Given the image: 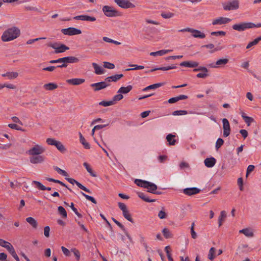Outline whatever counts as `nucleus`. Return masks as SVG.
Returning <instances> with one entry per match:
<instances>
[{
  "label": "nucleus",
  "instance_id": "obj_1",
  "mask_svg": "<svg viewBox=\"0 0 261 261\" xmlns=\"http://www.w3.org/2000/svg\"><path fill=\"white\" fill-rule=\"evenodd\" d=\"M20 30L16 27H12L4 32L1 39L3 42H9L14 40L19 36Z\"/></svg>",
  "mask_w": 261,
  "mask_h": 261
},
{
  "label": "nucleus",
  "instance_id": "obj_2",
  "mask_svg": "<svg viewBox=\"0 0 261 261\" xmlns=\"http://www.w3.org/2000/svg\"><path fill=\"white\" fill-rule=\"evenodd\" d=\"M79 59L75 57L68 56L57 60H50L49 63L50 64H55V63H62V64L57 66L59 68H66L67 67L68 63H77Z\"/></svg>",
  "mask_w": 261,
  "mask_h": 261
},
{
  "label": "nucleus",
  "instance_id": "obj_3",
  "mask_svg": "<svg viewBox=\"0 0 261 261\" xmlns=\"http://www.w3.org/2000/svg\"><path fill=\"white\" fill-rule=\"evenodd\" d=\"M102 10L104 14L109 17L119 16L121 15L119 11L111 6H104Z\"/></svg>",
  "mask_w": 261,
  "mask_h": 261
},
{
  "label": "nucleus",
  "instance_id": "obj_4",
  "mask_svg": "<svg viewBox=\"0 0 261 261\" xmlns=\"http://www.w3.org/2000/svg\"><path fill=\"white\" fill-rule=\"evenodd\" d=\"M47 45L55 49V53L56 54L64 53L69 49V48L65 44L58 42L49 43Z\"/></svg>",
  "mask_w": 261,
  "mask_h": 261
},
{
  "label": "nucleus",
  "instance_id": "obj_5",
  "mask_svg": "<svg viewBox=\"0 0 261 261\" xmlns=\"http://www.w3.org/2000/svg\"><path fill=\"white\" fill-rule=\"evenodd\" d=\"M179 32H190L192 34V36L194 38H198L203 39L205 37V35L204 33L200 32V31L196 29H194L192 28H187L185 29H182L179 30L178 31Z\"/></svg>",
  "mask_w": 261,
  "mask_h": 261
},
{
  "label": "nucleus",
  "instance_id": "obj_6",
  "mask_svg": "<svg viewBox=\"0 0 261 261\" xmlns=\"http://www.w3.org/2000/svg\"><path fill=\"white\" fill-rule=\"evenodd\" d=\"M223 8L226 11L237 10L239 8V0H231L223 4Z\"/></svg>",
  "mask_w": 261,
  "mask_h": 261
},
{
  "label": "nucleus",
  "instance_id": "obj_7",
  "mask_svg": "<svg viewBox=\"0 0 261 261\" xmlns=\"http://www.w3.org/2000/svg\"><path fill=\"white\" fill-rule=\"evenodd\" d=\"M253 26L251 22H243L240 23L234 24L232 26L233 30L239 32H243L248 29H251Z\"/></svg>",
  "mask_w": 261,
  "mask_h": 261
},
{
  "label": "nucleus",
  "instance_id": "obj_8",
  "mask_svg": "<svg viewBox=\"0 0 261 261\" xmlns=\"http://www.w3.org/2000/svg\"><path fill=\"white\" fill-rule=\"evenodd\" d=\"M45 151V148L38 144L35 145L31 149H29L27 153L31 155H40Z\"/></svg>",
  "mask_w": 261,
  "mask_h": 261
},
{
  "label": "nucleus",
  "instance_id": "obj_9",
  "mask_svg": "<svg viewBox=\"0 0 261 261\" xmlns=\"http://www.w3.org/2000/svg\"><path fill=\"white\" fill-rule=\"evenodd\" d=\"M61 32L65 35L69 36L79 35L82 33L81 30L73 27H70L67 29H63L61 30Z\"/></svg>",
  "mask_w": 261,
  "mask_h": 261
},
{
  "label": "nucleus",
  "instance_id": "obj_10",
  "mask_svg": "<svg viewBox=\"0 0 261 261\" xmlns=\"http://www.w3.org/2000/svg\"><path fill=\"white\" fill-rule=\"evenodd\" d=\"M114 2L121 8L123 9L134 8L135 5L129 0H114Z\"/></svg>",
  "mask_w": 261,
  "mask_h": 261
},
{
  "label": "nucleus",
  "instance_id": "obj_11",
  "mask_svg": "<svg viewBox=\"0 0 261 261\" xmlns=\"http://www.w3.org/2000/svg\"><path fill=\"white\" fill-rule=\"evenodd\" d=\"M110 86V84L108 83L107 81L105 80L103 82H100L98 83H96L94 84H92L90 86L91 87H94V91H97L106 88V87Z\"/></svg>",
  "mask_w": 261,
  "mask_h": 261
},
{
  "label": "nucleus",
  "instance_id": "obj_12",
  "mask_svg": "<svg viewBox=\"0 0 261 261\" xmlns=\"http://www.w3.org/2000/svg\"><path fill=\"white\" fill-rule=\"evenodd\" d=\"M222 122L223 128V136L225 137H227L230 135V133L229 122L226 118L223 119Z\"/></svg>",
  "mask_w": 261,
  "mask_h": 261
},
{
  "label": "nucleus",
  "instance_id": "obj_13",
  "mask_svg": "<svg viewBox=\"0 0 261 261\" xmlns=\"http://www.w3.org/2000/svg\"><path fill=\"white\" fill-rule=\"evenodd\" d=\"M65 179L69 182L70 184L74 185L76 184V185L81 189L83 190V191L88 193H91V191L85 187L84 186L82 185L81 183H80L79 181H76L73 178H69V177H66Z\"/></svg>",
  "mask_w": 261,
  "mask_h": 261
},
{
  "label": "nucleus",
  "instance_id": "obj_14",
  "mask_svg": "<svg viewBox=\"0 0 261 261\" xmlns=\"http://www.w3.org/2000/svg\"><path fill=\"white\" fill-rule=\"evenodd\" d=\"M231 20L230 18L221 17L214 19L212 22V24L214 25L224 24L229 22Z\"/></svg>",
  "mask_w": 261,
  "mask_h": 261
},
{
  "label": "nucleus",
  "instance_id": "obj_15",
  "mask_svg": "<svg viewBox=\"0 0 261 261\" xmlns=\"http://www.w3.org/2000/svg\"><path fill=\"white\" fill-rule=\"evenodd\" d=\"M200 190L196 187L187 188L183 190V193L187 195L192 196L199 193Z\"/></svg>",
  "mask_w": 261,
  "mask_h": 261
},
{
  "label": "nucleus",
  "instance_id": "obj_16",
  "mask_svg": "<svg viewBox=\"0 0 261 261\" xmlns=\"http://www.w3.org/2000/svg\"><path fill=\"white\" fill-rule=\"evenodd\" d=\"M74 19L76 20H81L82 21H95L96 20V18L93 16H90L88 15H79L73 17Z\"/></svg>",
  "mask_w": 261,
  "mask_h": 261
},
{
  "label": "nucleus",
  "instance_id": "obj_17",
  "mask_svg": "<svg viewBox=\"0 0 261 261\" xmlns=\"http://www.w3.org/2000/svg\"><path fill=\"white\" fill-rule=\"evenodd\" d=\"M199 65V63L196 61H184L180 63V66H184L189 68H194L197 67Z\"/></svg>",
  "mask_w": 261,
  "mask_h": 261
},
{
  "label": "nucleus",
  "instance_id": "obj_18",
  "mask_svg": "<svg viewBox=\"0 0 261 261\" xmlns=\"http://www.w3.org/2000/svg\"><path fill=\"white\" fill-rule=\"evenodd\" d=\"M85 82V80L83 79H71L66 80V82L70 85H79L83 84Z\"/></svg>",
  "mask_w": 261,
  "mask_h": 261
},
{
  "label": "nucleus",
  "instance_id": "obj_19",
  "mask_svg": "<svg viewBox=\"0 0 261 261\" xmlns=\"http://www.w3.org/2000/svg\"><path fill=\"white\" fill-rule=\"evenodd\" d=\"M36 156L33 155L30 158V162L32 164L41 163L44 161V157L40 155H36Z\"/></svg>",
  "mask_w": 261,
  "mask_h": 261
},
{
  "label": "nucleus",
  "instance_id": "obj_20",
  "mask_svg": "<svg viewBox=\"0 0 261 261\" xmlns=\"http://www.w3.org/2000/svg\"><path fill=\"white\" fill-rule=\"evenodd\" d=\"M216 162V160L213 157L206 158L204 160V161L205 166L208 168L213 167L215 165Z\"/></svg>",
  "mask_w": 261,
  "mask_h": 261
},
{
  "label": "nucleus",
  "instance_id": "obj_21",
  "mask_svg": "<svg viewBox=\"0 0 261 261\" xmlns=\"http://www.w3.org/2000/svg\"><path fill=\"white\" fill-rule=\"evenodd\" d=\"M123 76V74H115L114 75H112L111 76L107 77V78H106V81H107L108 83L109 84V83L112 81L117 82Z\"/></svg>",
  "mask_w": 261,
  "mask_h": 261
},
{
  "label": "nucleus",
  "instance_id": "obj_22",
  "mask_svg": "<svg viewBox=\"0 0 261 261\" xmlns=\"http://www.w3.org/2000/svg\"><path fill=\"white\" fill-rule=\"evenodd\" d=\"M176 68V67L175 66H174V65H172L171 66H168L167 67H159V68H153L149 71H145V72L146 73H147L148 72H153L154 71L158 70H164V71L169 70L170 69H175Z\"/></svg>",
  "mask_w": 261,
  "mask_h": 261
},
{
  "label": "nucleus",
  "instance_id": "obj_23",
  "mask_svg": "<svg viewBox=\"0 0 261 261\" xmlns=\"http://www.w3.org/2000/svg\"><path fill=\"white\" fill-rule=\"evenodd\" d=\"M3 77H7L9 80L15 79L18 76V73L16 72H7L2 74Z\"/></svg>",
  "mask_w": 261,
  "mask_h": 261
},
{
  "label": "nucleus",
  "instance_id": "obj_24",
  "mask_svg": "<svg viewBox=\"0 0 261 261\" xmlns=\"http://www.w3.org/2000/svg\"><path fill=\"white\" fill-rule=\"evenodd\" d=\"M147 188H145L147 189V191L152 194H154V193L155 192V191L158 188V187L155 184L149 181H148V184L147 185Z\"/></svg>",
  "mask_w": 261,
  "mask_h": 261
},
{
  "label": "nucleus",
  "instance_id": "obj_25",
  "mask_svg": "<svg viewBox=\"0 0 261 261\" xmlns=\"http://www.w3.org/2000/svg\"><path fill=\"white\" fill-rule=\"evenodd\" d=\"M93 67L94 69V72L96 74H102L104 73V70L102 68L99 66L97 64L93 63L92 64Z\"/></svg>",
  "mask_w": 261,
  "mask_h": 261
},
{
  "label": "nucleus",
  "instance_id": "obj_26",
  "mask_svg": "<svg viewBox=\"0 0 261 261\" xmlns=\"http://www.w3.org/2000/svg\"><path fill=\"white\" fill-rule=\"evenodd\" d=\"M229 60L228 59H220L217 61L215 65L213 66L214 68H218L219 67L223 66L228 63Z\"/></svg>",
  "mask_w": 261,
  "mask_h": 261
},
{
  "label": "nucleus",
  "instance_id": "obj_27",
  "mask_svg": "<svg viewBox=\"0 0 261 261\" xmlns=\"http://www.w3.org/2000/svg\"><path fill=\"white\" fill-rule=\"evenodd\" d=\"M171 51V50L163 49V50H159V51H157L155 52H151L150 53V55L151 56H162L165 55L166 54H167V53L170 52Z\"/></svg>",
  "mask_w": 261,
  "mask_h": 261
},
{
  "label": "nucleus",
  "instance_id": "obj_28",
  "mask_svg": "<svg viewBox=\"0 0 261 261\" xmlns=\"http://www.w3.org/2000/svg\"><path fill=\"white\" fill-rule=\"evenodd\" d=\"M134 182L139 187L144 188H147V185L148 184V181L140 179H136Z\"/></svg>",
  "mask_w": 261,
  "mask_h": 261
},
{
  "label": "nucleus",
  "instance_id": "obj_29",
  "mask_svg": "<svg viewBox=\"0 0 261 261\" xmlns=\"http://www.w3.org/2000/svg\"><path fill=\"white\" fill-rule=\"evenodd\" d=\"M138 196L142 199L143 200H144L145 202H154L155 201V199H150L148 197L146 196V195L142 192H138L137 193Z\"/></svg>",
  "mask_w": 261,
  "mask_h": 261
},
{
  "label": "nucleus",
  "instance_id": "obj_30",
  "mask_svg": "<svg viewBox=\"0 0 261 261\" xmlns=\"http://www.w3.org/2000/svg\"><path fill=\"white\" fill-rule=\"evenodd\" d=\"M175 137V135L171 134H169L167 136L166 139L170 145H174L175 144L176 140L174 139Z\"/></svg>",
  "mask_w": 261,
  "mask_h": 261
},
{
  "label": "nucleus",
  "instance_id": "obj_31",
  "mask_svg": "<svg viewBox=\"0 0 261 261\" xmlns=\"http://www.w3.org/2000/svg\"><path fill=\"white\" fill-rule=\"evenodd\" d=\"M79 136L80 142L83 145L84 148L86 149H90V144L86 141L85 138L81 133H79Z\"/></svg>",
  "mask_w": 261,
  "mask_h": 261
},
{
  "label": "nucleus",
  "instance_id": "obj_32",
  "mask_svg": "<svg viewBox=\"0 0 261 261\" xmlns=\"http://www.w3.org/2000/svg\"><path fill=\"white\" fill-rule=\"evenodd\" d=\"M133 88L132 86L128 85L127 87H121L118 91V93L126 94L128 93Z\"/></svg>",
  "mask_w": 261,
  "mask_h": 261
},
{
  "label": "nucleus",
  "instance_id": "obj_33",
  "mask_svg": "<svg viewBox=\"0 0 261 261\" xmlns=\"http://www.w3.org/2000/svg\"><path fill=\"white\" fill-rule=\"evenodd\" d=\"M26 221L29 223L33 228H36L38 226L37 221L33 217H29L27 218Z\"/></svg>",
  "mask_w": 261,
  "mask_h": 261
},
{
  "label": "nucleus",
  "instance_id": "obj_34",
  "mask_svg": "<svg viewBox=\"0 0 261 261\" xmlns=\"http://www.w3.org/2000/svg\"><path fill=\"white\" fill-rule=\"evenodd\" d=\"M43 87L46 90L51 91L57 89L58 88V85L55 83H50L44 84Z\"/></svg>",
  "mask_w": 261,
  "mask_h": 261
},
{
  "label": "nucleus",
  "instance_id": "obj_35",
  "mask_svg": "<svg viewBox=\"0 0 261 261\" xmlns=\"http://www.w3.org/2000/svg\"><path fill=\"white\" fill-rule=\"evenodd\" d=\"M163 85H164L163 83H156V84H152V85H149V86L145 87V88H144L143 89V91H147L148 90H150V89H156V88H158L160 87L161 86H163Z\"/></svg>",
  "mask_w": 261,
  "mask_h": 261
},
{
  "label": "nucleus",
  "instance_id": "obj_36",
  "mask_svg": "<svg viewBox=\"0 0 261 261\" xmlns=\"http://www.w3.org/2000/svg\"><path fill=\"white\" fill-rule=\"evenodd\" d=\"M55 146L61 152L64 153L66 151V149L64 145L60 141H57Z\"/></svg>",
  "mask_w": 261,
  "mask_h": 261
},
{
  "label": "nucleus",
  "instance_id": "obj_37",
  "mask_svg": "<svg viewBox=\"0 0 261 261\" xmlns=\"http://www.w3.org/2000/svg\"><path fill=\"white\" fill-rule=\"evenodd\" d=\"M226 217V213L225 211H222L221 212L220 215L218 219L219 221V227L222 226L223 221L225 220Z\"/></svg>",
  "mask_w": 261,
  "mask_h": 261
},
{
  "label": "nucleus",
  "instance_id": "obj_38",
  "mask_svg": "<svg viewBox=\"0 0 261 261\" xmlns=\"http://www.w3.org/2000/svg\"><path fill=\"white\" fill-rule=\"evenodd\" d=\"M239 232L244 234L248 237H252L253 236V232L248 228L242 229L239 231Z\"/></svg>",
  "mask_w": 261,
  "mask_h": 261
},
{
  "label": "nucleus",
  "instance_id": "obj_39",
  "mask_svg": "<svg viewBox=\"0 0 261 261\" xmlns=\"http://www.w3.org/2000/svg\"><path fill=\"white\" fill-rule=\"evenodd\" d=\"M83 166L86 169L87 172L90 174L92 177H96V175L93 172L92 168L90 167V165L86 162L83 163Z\"/></svg>",
  "mask_w": 261,
  "mask_h": 261
},
{
  "label": "nucleus",
  "instance_id": "obj_40",
  "mask_svg": "<svg viewBox=\"0 0 261 261\" xmlns=\"http://www.w3.org/2000/svg\"><path fill=\"white\" fill-rule=\"evenodd\" d=\"M123 217L128 221L132 223H134V220L130 214L128 210H126L125 212L122 213Z\"/></svg>",
  "mask_w": 261,
  "mask_h": 261
},
{
  "label": "nucleus",
  "instance_id": "obj_41",
  "mask_svg": "<svg viewBox=\"0 0 261 261\" xmlns=\"http://www.w3.org/2000/svg\"><path fill=\"white\" fill-rule=\"evenodd\" d=\"M214 47H215L214 45L212 43L203 45L201 46V47H203V48L205 47V48H209V49H213V50H211L209 51L210 53H211V54L214 53V52L218 50V49L217 48H214Z\"/></svg>",
  "mask_w": 261,
  "mask_h": 261
},
{
  "label": "nucleus",
  "instance_id": "obj_42",
  "mask_svg": "<svg viewBox=\"0 0 261 261\" xmlns=\"http://www.w3.org/2000/svg\"><path fill=\"white\" fill-rule=\"evenodd\" d=\"M162 232L164 236L166 239L171 238L172 237V234H171L169 229L167 228H164L162 230Z\"/></svg>",
  "mask_w": 261,
  "mask_h": 261
},
{
  "label": "nucleus",
  "instance_id": "obj_43",
  "mask_svg": "<svg viewBox=\"0 0 261 261\" xmlns=\"http://www.w3.org/2000/svg\"><path fill=\"white\" fill-rule=\"evenodd\" d=\"M243 119L247 124V126H250L251 123H253L255 121L254 119L252 117L249 116H243Z\"/></svg>",
  "mask_w": 261,
  "mask_h": 261
},
{
  "label": "nucleus",
  "instance_id": "obj_44",
  "mask_svg": "<svg viewBox=\"0 0 261 261\" xmlns=\"http://www.w3.org/2000/svg\"><path fill=\"white\" fill-rule=\"evenodd\" d=\"M54 169L55 171H56L59 174L61 175H62L66 177L68 176V174L65 170L60 169L57 166H54Z\"/></svg>",
  "mask_w": 261,
  "mask_h": 261
},
{
  "label": "nucleus",
  "instance_id": "obj_45",
  "mask_svg": "<svg viewBox=\"0 0 261 261\" xmlns=\"http://www.w3.org/2000/svg\"><path fill=\"white\" fill-rule=\"evenodd\" d=\"M161 15L164 18L168 19L173 17L174 14L171 12H162Z\"/></svg>",
  "mask_w": 261,
  "mask_h": 261
},
{
  "label": "nucleus",
  "instance_id": "obj_46",
  "mask_svg": "<svg viewBox=\"0 0 261 261\" xmlns=\"http://www.w3.org/2000/svg\"><path fill=\"white\" fill-rule=\"evenodd\" d=\"M59 213L63 218H66L67 216V212L65 209L62 206H59L58 208Z\"/></svg>",
  "mask_w": 261,
  "mask_h": 261
},
{
  "label": "nucleus",
  "instance_id": "obj_47",
  "mask_svg": "<svg viewBox=\"0 0 261 261\" xmlns=\"http://www.w3.org/2000/svg\"><path fill=\"white\" fill-rule=\"evenodd\" d=\"M215 248L214 247H212L209 253L208 254V258L211 260H213L214 258L215 257V256L214 255L215 253Z\"/></svg>",
  "mask_w": 261,
  "mask_h": 261
},
{
  "label": "nucleus",
  "instance_id": "obj_48",
  "mask_svg": "<svg viewBox=\"0 0 261 261\" xmlns=\"http://www.w3.org/2000/svg\"><path fill=\"white\" fill-rule=\"evenodd\" d=\"M115 102H114V101H112V100H110V101H100L99 103V105L100 106H103V107H108V106L113 105L115 104Z\"/></svg>",
  "mask_w": 261,
  "mask_h": 261
},
{
  "label": "nucleus",
  "instance_id": "obj_49",
  "mask_svg": "<svg viewBox=\"0 0 261 261\" xmlns=\"http://www.w3.org/2000/svg\"><path fill=\"white\" fill-rule=\"evenodd\" d=\"M165 251L167 253V255L168 257V258L169 261H173V259L171 256V254L170 253L171 251V248L169 246H166L165 248Z\"/></svg>",
  "mask_w": 261,
  "mask_h": 261
},
{
  "label": "nucleus",
  "instance_id": "obj_50",
  "mask_svg": "<svg viewBox=\"0 0 261 261\" xmlns=\"http://www.w3.org/2000/svg\"><path fill=\"white\" fill-rule=\"evenodd\" d=\"M81 193L82 194V195L83 196H84L86 198V199L90 201L93 203L96 204L97 202H96V200L93 197L89 196L88 195H87V194H85L84 193H83V192H81Z\"/></svg>",
  "mask_w": 261,
  "mask_h": 261
},
{
  "label": "nucleus",
  "instance_id": "obj_51",
  "mask_svg": "<svg viewBox=\"0 0 261 261\" xmlns=\"http://www.w3.org/2000/svg\"><path fill=\"white\" fill-rule=\"evenodd\" d=\"M188 114V112L186 110H177L173 112L172 115L174 116L177 115H185Z\"/></svg>",
  "mask_w": 261,
  "mask_h": 261
},
{
  "label": "nucleus",
  "instance_id": "obj_52",
  "mask_svg": "<svg viewBox=\"0 0 261 261\" xmlns=\"http://www.w3.org/2000/svg\"><path fill=\"white\" fill-rule=\"evenodd\" d=\"M224 144V140L221 138H219L216 141V149L217 150L219 149Z\"/></svg>",
  "mask_w": 261,
  "mask_h": 261
},
{
  "label": "nucleus",
  "instance_id": "obj_53",
  "mask_svg": "<svg viewBox=\"0 0 261 261\" xmlns=\"http://www.w3.org/2000/svg\"><path fill=\"white\" fill-rule=\"evenodd\" d=\"M33 183L36 185V187L39 189L44 191V189H45V187L43 186L41 182L38 181L34 180Z\"/></svg>",
  "mask_w": 261,
  "mask_h": 261
},
{
  "label": "nucleus",
  "instance_id": "obj_54",
  "mask_svg": "<svg viewBox=\"0 0 261 261\" xmlns=\"http://www.w3.org/2000/svg\"><path fill=\"white\" fill-rule=\"evenodd\" d=\"M70 207L78 217H79V218L82 217V215L78 212L77 208H76L74 207V204L73 202L71 203V205H70Z\"/></svg>",
  "mask_w": 261,
  "mask_h": 261
},
{
  "label": "nucleus",
  "instance_id": "obj_55",
  "mask_svg": "<svg viewBox=\"0 0 261 261\" xmlns=\"http://www.w3.org/2000/svg\"><path fill=\"white\" fill-rule=\"evenodd\" d=\"M103 67L106 68L112 69L115 68V65L108 62H103Z\"/></svg>",
  "mask_w": 261,
  "mask_h": 261
},
{
  "label": "nucleus",
  "instance_id": "obj_56",
  "mask_svg": "<svg viewBox=\"0 0 261 261\" xmlns=\"http://www.w3.org/2000/svg\"><path fill=\"white\" fill-rule=\"evenodd\" d=\"M129 66H133L134 67L133 68L126 69V71H129V70H140V69H143L144 68V66H142V65H130Z\"/></svg>",
  "mask_w": 261,
  "mask_h": 261
},
{
  "label": "nucleus",
  "instance_id": "obj_57",
  "mask_svg": "<svg viewBox=\"0 0 261 261\" xmlns=\"http://www.w3.org/2000/svg\"><path fill=\"white\" fill-rule=\"evenodd\" d=\"M193 71L196 72V71H202V72H208V69L204 66H199L197 68H194L193 69Z\"/></svg>",
  "mask_w": 261,
  "mask_h": 261
},
{
  "label": "nucleus",
  "instance_id": "obj_58",
  "mask_svg": "<svg viewBox=\"0 0 261 261\" xmlns=\"http://www.w3.org/2000/svg\"><path fill=\"white\" fill-rule=\"evenodd\" d=\"M211 35H214V36H224L226 35V32L224 31H217V32H212L211 33Z\"/></svg>",
  "mask_w": 261,
  "mask_h": 261
},
{
  "label": "nucleus",
  "instance_id": "obj_59",
  "mask_svg": "<svg viewBox=\"0 0 261 261\" xmlns=\"http://www.w3.org/2000/svg\"><path fill=\"white\" fill-rule=\"evenodd\" d=\"M208 72H202L197 74L196 77L198 78L205 79L208 76Z\"/></svg>",
  "mask_w": 261,
  "mask_h": 261
},
{
  "label": "nucleus",
  "instance_id": "obj_60",
  "mask_svg": "<svg viewBox=\"0 0 261 261\" xmlns=\"http://www.w3.org/2000/svg\"><path fill=\"white\" fill-rule=\"evenodd\" d=\"M158 217L160 219H163L167 218V215L165 211L162 210L159 212L158 214Z\"/></svg>",
  "mask_w": 261,
  "mask_h": 261
},
{
  "label": "nucleus",
  "instance_id": "obj_61",
  "mask_svg": "<svg viewBox=\"0 0 261 261\" xmlns=\"http://www.w3.org/2000/svg\"><path fill=\"white\" fill-rule=\"evenodd\" d=\"M25 9L27 11H36L38 12L39 10L37 8L33 6H25Z\"/></svg>",
  "mask_w": 261,
  "mask_h": 261
},
{
  "label": "nucleus",
  "instance_id": "obj_62",
  "mask_svg": "<svg viewBox=\"0 0 261 261\" xmlns=\"http://www.w3.org/2000/svg\"><path fill=\"white\" fill-rule=\"evenodd\" d=\"M123 98V96L120 93L117 95H115L113 97L112 101H114V102L116 101H119L121 100Z\"/></svg>",
  "mask_w": 261,
  "mask_h": 261
},
{
  "label": "nucleus",
  "instance_id": "obj_63",
  "mask_svg": "<svg viewBox=\"0 0 261 261\" xmlns=\"http://www.w3.org/2000/svg\"><path fill=\"white\" fill-rule=\"evenodd\" d=\"M118 206L120 209L122 211V213L127 210L126 205L122 202H118Z\"/></svg>",
  "mask_w": 261,
  "mask_h": 261
},
{
  "label": "nucleus",
  "instance_id": "obj_64",
  "mask_svg": "<svg viewBox=\"0 0 261 261\" xmlns=\"http://www.w3.org/2000/svg\"><path fill=\"white\" fill-rule=\"evenodd\" d=\"M57 140H56L53 138H47L46 139V143L50 145L55 146L56 142Z\"/></svg>",
  "mask_w": 261,
  "mask_h": 261
}]
</instances>
